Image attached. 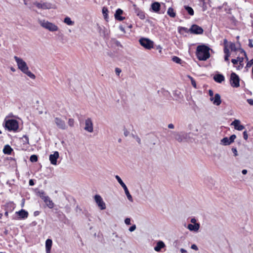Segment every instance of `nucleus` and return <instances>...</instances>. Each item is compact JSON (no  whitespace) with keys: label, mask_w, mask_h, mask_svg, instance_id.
<instances>
[{"label":"nucleus","mask_w":253,"mask_h":253,"mask_svg":"<svg viewBox=\"0 0 253 253\" xmlns=\"http://www.w3.org/2000/svg\"><path fill=\"white\" fill-rule=\"evenodd\" d=\"M210 48L207 45H200L197 47L196 55L199 60L205 61L210 56Z\"/></svg>","instance_id":"obj_1"},{"label":"nucleus","mask_w":253,"mask_h":253,"mask_svg":"<svg viewBox=\"0 0 253 253\" xmlns=\"http://www.w3.org/2000/svg\"><path fill=\"white\" fill-rule=\"evenodd\" d=\"M64 22L68 25H73L74 24V22L72 21L69 17H66L64 18Z\"/></svg>","instance_id":"obj_31"},{"label":"nucleus","mask_w":253,"mask_h":253,"mask_svg":"<svg viewBox=\"0 0 253 253\" xmlns=\"http://www.w3.org/2000/svg\"><path fill=\"white\" fill-rule=\"evenodd\" d=\"M240 79L239 76L235 73L231 74L230 83L231 85L234 87H237L239 86Z\"/></svg>","instance_id":"obj_8"},{"label":"nucleus","mask_w":253,"mask_h":253,"mask_svg":"<svg viewBox=\"0 0 253 253\" xmlns=\"http://www.w3.org/2000/svg\"><path fill=\"white\" fill-rule=\"evenodd\" d=\"M180 252L181 253H187L186 250H185V249H182V248L180 249Z\"/></svg>","instance_id":"obj_64"},{"label":"nucleus","mask_w":253,"mask_h":253,"mask_svg":"<svg viewBox=\"0 0 253 253\" xmlns=\"http://www.w3.org/2000/svg\"><path fill=\"white\" fill-rule=\"evenodd\" d=\"M168 127L170 129H173L174 127V125L172 124H169Z\"/></svg>","instance_id":"obj_59"},{"label":"nucleus","mask_w":253,"mask_h":253,"mask_svg":"<svg viewBox=\"0 0 253 253\" xmlns=\"http://www.w3.org/2000/svg\"><path fill=\"white\" fill-rule=\"evenodd\" d=\"M44 202L45 203L46 206L50 209H52L54 207V203L52 200H50V198L48 196H47L46 198H45V200Z\"/></svg>","instance_id":"obj_26"},{"label":"nucleus","mask_w":253,"mask_h":253,"mask_svg":"<svg viewBox=\"0 0 253 253\" xmlns=\"http://www.w3.org/2000/svg\"><path fill=\"white\" fill-rule=\"evenodd\" d=\"M139 41L141 45L146 49H150L153 47L154 42L149 39L142 38Z\"/></svg>","instance_id":"obj_7"},{"label":"nucleus","mask_w":253,"mask_h":253,"mask_svg":"<svg viewBox=\"0 0 253 253\" xmlns=\"http://www.w3.org/2000/svg\"><path fill=\"white\" fill-rule=\"evenodd\" d=\"M23 73L26 74L28 77H29L31 79H35L36 78L35 75L34 74H33L31 72L29 71V69L28 70H26V71L24 72Z\"/></svg>","instance_id":"obj_32"},{"label":"nucleus","mask_w":253,"mask_h":253,"mask_svg":"<svg viewBox=\"0 0 253 253\" xmlns=\"http://www.w3.org/2000/svg\"><path fill=\"white\" fill-rule=\"evenodd\" d=\"M224 52L225 54H230L229 50L228 48L227 45H225L224 47Z\"/></svg>","instance_id":"obj_40"},{"label":"nucleus","mask_w":253,"mask_h":253,"mask_svg":"<svg viewBox=\"0 0 253 253\" xmlns=\"http://www.w3.org/2000/svg\"><path fill=\"white\" fill-rule=\"evenodd\" d=\"M213 79L216 82L221 83L224 80V77L222 74H217L214 75L213 77Z\"/></svg>","instance_id":"obj_24"},{"label":"nucleus","mask_w":253,"mask_h":253,"mask_svg":"<svg viewBox=\"0 0 253 253\" xmlns=\"http://www.w3.org/2000/svg\"><path fill=\"white\" fill-rule=\"evenodd\" d=\"M29 185H31V186H33V185H34V182L33 180L30 179L29 180Z\"/></svg>","instance_id":"obj_62"},{"label":"nucleus","mask_w":253,"mask_h":253,"mask_svg":"<svg viewBox=\"0 0 253 253\" xmlns=\"http://www.w3.org/2000/svg\"><path fill=\"white\" fill-rule=\"evenodd\" d=\"M23 138L24 139V140H23L24 143L28 144L29 143L28 137L26 135H23Z\"/></svg>","instance_id":"obj_43"},{"label":"nucleus","mask_w":253,"mask_h":253,"mask_svg":"<svg viewBox=\"0 0 253 253\" xmlns=\"http://www.w3.org/2000/svg\"><path fill=\"white\" fill-rule=\"evenodd\" d=\"M165 243L162 241H159L156 244V246L154 247V250L157 252H161L162 249L165 247Z\"/></svg>","instance_id":"obj_22"},{"label":"nucleus","mask_w":253,"mask_h":253,"mask_svg":"<svg viewBox=\"0 0 253 253\" xmlns=\"http://www.w3.org/2000/svg\"><path fill=\"white\" fill-rule=\"evenodd\" d=\"M170 132L169 136L174 138L175 140L179 142L183 141H187L190 138V133H187L184 131L177 132L174 131H169Z\"/></svg>","instance_id":"obj_2"},{"label":"nucleus","mask_w":253,"mask_h":253,"mask_svg":"<svg viewBox=\"0 0 253 253\" xmlns=\"http://www.w3.org/2000/svg\"><path fill=\"white\" fill-rule=\"evenodd\" d=\"M133 6L134 7L135 12L137 15L139 16L141 19H145V16L144 12L137 8L135 4H134Z\"/></svg>","instance_id":"obj_21"},{"label":"nucleus","mask_w":253,"mask_h":253,"mask_svg":"<svg viewBox=\"0 0 253 253\" xmlns=\"http://www.w3.org/2000/svg\"><path fill=\"white\" fill-rule=\"evenodd\" d=\"M94 200L100 210H103L106 209V205L101 197L99 195L94 196Z\"/></svg>","instance_id":"obj_10"},{"label":"nucleus","mask_w":253,"mask_h":253,"mask_svg":"<svg viewBox=\"0 0 253 253\" xmlns=\"http://www.w3.org/2000/svg\"><path fill=\"white\" fill-rule=\"evenodd\" d=\"M52 245V240L50 239H47L45 242V248H46V253H50Z\"/></svg>","instance_id":"obj_23"},{"label":"nucleus","mask_w":253,"mask_h":253,"mask_svg":"<svg viewBox=\"0 0 253 253\" xmlns=\"http://www.w3.org/2000/svg\"><path fill=\"white\" fill-rule=\"evenodd\" d=\"M161 5L158 2H154L151 4V9L152 10L156 13L159 12L160 10Z\"/></svg>","instance_id":"obj_17"},{"label":"nucleus","mask_w":253,"mask_h":253,"mask_svg":"<svg viewBox=\"0 0 253 253\" xmlns=\"http://www.w3.org/2000/svg\"><path fill=\"white\" fill-rule=\"evenodd\" d=\"M168 14L171 17L174 18L175 17L176 14L174 11V9L172 7H169L168 10Z\"/></svg>","instance_id":"obj_29"},{"label":"nucleus","mask_w":253,"mask_h":253,"mask_svg":"<svg viewBox=\"0 0 253 253\" xmlns=\"http://www.w3.org/2000/svg\"><path fill=\"white\" fill-rule=\"evenodd\" d=\"M124 134L126 137L129 134V132L125 127L124 128Z\"/></svg>","instance_id":"obj_48"},{"label":"nucleus","mask_w":253,"mask_h":253,"mask_svg":"<svg viewBox=\"0 0 253 253\" xmlns=\"http://www.w3.org/2000/svg\"><path fill=\"white\" fill-rule=\"evenodd\" d=\"M230 55V54H225V56H224L225 61H229V57Z\"/></svg>","instance_id":"obj_52"},{"label":"nucleus","mask_w":253,"mask_h":253,"mask_svg":"<svg viewBox=\"0 0 253 253\" xmlns=\"http://www.w3.org/2000/svg\"><path fill=\"white\" fill-rule=\"evenodd\" d=\"M229 48L231 51H236L238 50V48L236 47L234 43H230Z\"/></svg>","instance_id":"obj_35"},{"label":"nucleus","mask_w":253,"mask_h":253,"mask_svg":"<svg viewBox=\"0 0 253 253\" xmlns=\"http://www.w3.org/2000/svg\"><path fill=\"white\" fill-rule=\"evenodd\" d=\"M184 8L187 11V12L188 13V14L190 15H194V10H193V8L191 7H190V6H187V5H185L184 6Z\"/></svg>","instance_id":"obj_30"},{"label":"nucleus","mask_w":253,"mask_h":253,"mask_svg":"<svg viewBox=\"0 0 253 253\" xmlns=\"http://www.w3.org/2000/svg\"><path fill=\"white\" fill-rule=\"evenodd\" d=\"M55 123L57 127L61 129H65L67 128V126L65 122L59 118H55L54 120Z\"/></svg>","instance_id":"obj_12"},{"label":"nucleus","mask_w":253,"mask_h":253,"mask_svg":"<svg viewBox=\"0 0 253 253\" xmlns=\"http://www.w3.org/2000/svg\"><path fill=\"white\" fill-rule=\"evenodd\" d=\"M231 125L234 126L235 129L239 131L242 130L245 128V126L240 124V121L238 120H235L232 122Z\"/></svg>","instance_id":"obj_15"},{"label":"nucleus","mask_w":253,"mask_h":253,"mask_svg":"<svg viewBox=\"0 0 253 253\" xmlns=\"http://www.w3.org/2000/svg\"><path fill=\"white\" fill-rule=\"evenodd\" d=\"M189 31L191 34L196 35L202 34L204 32L203 28L196 24L192 25Z\"/></svg>","instance_id":"obj_9"},{"label":"nucleus","mask_w":253,"mask_h":253,"mask_svg":"<svg viewBox=\"0 0 253 253\" xmlns=\"http://www.w3.org/2000/svg\"><path fill=\"white\" fill-rule=\"evenodd\" d=\"M231 62L232 63L234 64V65H236V64H238V60H237V59H232L231 60Z\"/></svg>","instance_id":"obj_57"},{"label":"nucleus","mask_w":253,"mask_h":253,"mask_svg":"<svg viewBox=\"0 0 253 253\" xmlns=\"http://www.w3.org/2000/svg\"><path fill=\"white\" fill-rule=\"evenodd\" d=\"M243 137L246 140L248 139V135L247 134V131L246 130L243 132Z\"/></svg>","instance_id":"obj_49"},{"label":"nucleus","mask_w":253,"mask_h":253,"mask_svg":"<svg viewBox=\"0 0 253 253\" xmlns=\"http://www.w3.org/2000/svg\"><path fill=\"white\" fill-rule=\"evenodd\" d=\"M123 13V11L121 9H118L116 11V13L115 14V19L118 21H122L124 19H125V17L121 16V15Z\"/></svg>","instance_id":"obj_16"},{"label":"nucleus","mask_w":253,"mask_h":253,"mask_svg":"<svg viewBox=\"0 0 253 253\" xmlns=\"http://www.w3.org/2000/svg\"><path fill=\"white\" fill-rule=\"evenodd\" d=\"M135 229H136V225L134 224L129 227V231L130 232H132V231H134Z\"/></svg>","instance_id":"obj_50"},{"label":"nucleus","mask_w":253,"mask_h":253,"mask_svg":"<svg viewBox=\"0 0 253 253\" xmlns=\"http://www.w3.org/2000/svg\"><path fill=\"white\" fill-rule=\"evenodd\" d=\"M125 223L126 225H130L131 224L130 219L129 218H126L125 220Z\"/></svg>","instance_id":"obj_45"},{"label":"nucleus","mask_w":253,"mask_h":253,"mask_svg":"<svg viewBox=\"0 0 253 253\" xmlns=\"http://www.w3.org/2000/svg\"><path fill=\"white\" fill-rule=\"evenodd\" d=\"M39 23L42 27L50 32H55L58 30V27L57 26L52 23L48 22V21L45 20H40Z\"/></svg>","instance_id":"obj_4"},{"label":"nucleus","mask_w":253,"mask_h":253,"mask_svg":"<svg viewBox=\"0 0 253 253\" xmlns=\"http://www.w3.org/2000/svg\"><path fill=\"white\" fill-rule=\"evenodd\" d=\"M197 220L195 218H192L191 219L190 222L193 224H200L199 223L196 222Z\"/></svg>","instance_id":"obj_53"},{"label":"nucleus","mask_w":253,"mask_h":253,"mask_svg":"<svg viewBox=\"0 0 253 253\" xmlns=\"http://www.w3.org/2000/svg\"><path fill=\"white\" fill-rule=\"evenodd\" d=\"M74 124V120L73 119H69L68 121V125L70 126H73Z\"/></svg>","instance_id":"obj_41"},{"label":"nucleus","mask_w":253,"mask_h":253,"mask_svg":"<svg viewBox=\"0 0 253 253\" xmlns=\"http://www.w3.org/2000/svg\"><path fill=\"white\" fill-rule=\"evenodd\" d=\"M248 172V171L247 169H243L242 171V173H243V174H246Z\"/></svg>","instance_id":"obj_63"},{"label":"nucleus","mask_w":253,"mask_h":253,"mask_svg":"<svg viewBox=\"0 0 253 253\" xmlns=\"http://www.w3.org/2000/svg\"><path fill=\"white\" fill-rule=\"evenodd\" d=\"M12 151L13 149L8 144L5 145L3 149V153L4 154L10 155L11 154Z\"/></svg>","instance_id":"obj_25"},{"label":"nucleus","mask_w":253,"mask_h":253,"mask_svg":"<svg viewBox=\"0 0 253 253\" xmlns=\"http://www.w3.org/2000/svg\"><path fill=\"white\" fill-rule=\"evenodd\" d=\"M191 79V84L192 85L195 87L196 88V81L194 80V79L192 77H190Z\"/></svg>","instance_id":"obj_44"},{"label":"nucleus","mask_w":253,"mask_h":253,"mask_svg":"<svg viewBox=\"0 0 253 253\" xmlns=\"http://www.w3.org/2000/svg\"><path fill=\"white\" fill-rule=\"evenodd\" d=\"M172 61H173L174 62H175L176 63H178L179 64H182L181 59L177 56H174L172 57Z\"/></svg>","instance_id":"obj_34"},{"label":"nucleus","mask_w":253,"mask_h":253,"mask_svg":"<svg viewBox=\"0 0 253 253\" xmlns=\"http://www.w3.org/2000/svg\"><path fill=\"white\" fill-rule=\"evenodd\" d=\"M106 12H108L107 9L105 7H103L102 9V12L104 14L105 18H106V15H105Z\"/></svg>","instance_id":"obj_56"},{"label":"nucleus","mask_w":253,"mask_h":253,"mask_svg":"<svg viewBox=\"0 0 253 253\" xmlns=\"http://www.w3.org/2000/svg\"><path fill=\"white\" fill-rule=\"evenodd\" d=\"M16 213L19 216V218L25 219L27 218L28 216V212L23 209L17 211Z\"/></svg>","instance_id":"obj_18"},{"label":"nucleus","mask_w":253,"mask_h":253,"mask_svg":"<svg viewBox=\"0 0 253 253\" xmlns=\"http://www.w3.org/2000/svg\"><path fill=\"white\" fill-rule=\"evenodd\" d=\"M40 212L39 211H35L34 212V216H38L39 215Z\"/></svg>","instance_id":"obj_61"},{"label":"nucleus","mask_w":253,"mask_h":253,"mask_svg":"<svg viewBox=\"0 0 253 253\" xmlns=\"http://www.w3.org/2000/svg\"><path fill=\"white\" fill-rule=\"evenodd\" d=\"M190 29H187V28L183 27H178V32L181 34H183V32L185 33H190Z\"/></svg>","instance_id":"obj_28"},{"label":"nucleus","mask_w":253,"mask_h":253,"mask_svg":"<svg viewBox=\"0 0 253 253\" xmlns=\"http://www.w3.org/2000/svg\"><path fill=\"white\" fill-rule=\"evenodd\" d=\"M34 4L38 8H41L43 9H51L53 8L54 7L53 5L49 3V2H43V3H40V2H35Z\"/></svg>","instance_id":"obj_11"},{"label":"nucleus","mask_w":253,"mask_h":253,"mask_svg":"<svg viewBox=\"0 0 253 253\" xmlns=\"http://www.w3.org/2000/svg\"><path fill=\"white\" fill-rule=\"evenodd\" d=\"M38 195L40 197L41 199H42L43 200V201L45 200V198H46L47 196L45 195V193L43 190L39 191Z\"/></svg>","instance_id":"obj_33"},{"label":"nucleus","mask_w":253,"mask_h":253,"mask_svg":"<svg viewBox=\"0 0 253 253\" xmlns=\"http://www.w3.org/2000/svg\"><path fill=\"white\" fill-rule=\"evenodd\" d=\"M237 60H238V62H239V64L240 65L242 66L243 65V61H244V58L243 57H237Z\"/></svg>","instance_id":"obj_38"},{"label":"nucleus","mask_w":253,"mask_h":253,"mask_svg":"<svg viewBox=\"0 0 253 253\" xmlns=\"http://www.w3.org/2000/svg\"><path fill=\"white\" fill-rule=\"evenodd\" d=\"M4 126L9 131H16L19 128V124L17 120L9 119L5 121Z\"/></svg>","instance_id":"obj_3"},{"label":"nucleus","mask_w":253,"mask_h":253,"mask_svg":"<svg viewBox=\"0 0 253 253\" xmlns=\"http://www.w3.org/2000/svg\"><path fill=\"white\" fill-rule=\"evenodd\" d=\"M191 248L192 249L194 250L195 251L198 250V248L195 244L192 245Z\"/></svg>","instance_id":"obj_51"},{"label":"nucleus","mask_w":253,"mask_h":253,"mask_svg":"<svg viewBox=\"0 0 253 253\" xmlns=\"http://www.w3.org/2000/svg\"><path fill=\"white\" fill-rule=\"evenodd\" d=\"M114 43L117 46L123 47V46L121 44V43L118 41H117V40H114Z\"/></svg>","instance_id":"obj_46"},{"label":"nucleus","mask_w":253,"mask_h":253,"mask_svg":"<svg viewBox=\"0 0 253 253\" xmlns=\"http://www.w3.org/2000/svg\"><path fill=\"white\" fill-rule=\"evenodd\" d=\"M236 138V135L235 134H232L230 136L229 139L231 144L234 141V140Z\"/></svg>","instance_id":"obj_37"},{"label":"nucleus","mask_w":253,"mask_h":253,"mask_svg":"<svg viewBox=\"0 0 253 253\" xmlns=\"http://www.w3.org/2000/svg\"><path fill=\"white\" fill-rule=\"evenodd\" d=\"M84 129L89 132L93 131V124L90 118H88L85 120Z\"/></svg>","instance_id":"obj_13"},{"label":"nucleus","mask_w":253,"mask_h":253,"mask_svg":"<svg viewBox=\"0 0 253 253\" xmlns=\"http://www.w3.org/2000/svg\"><path fill=\"white\" fill-rule=\"evenodd\" d=\"M30 160L32 162H36L38 161V156L36 155H32L30 158Z\"/></svg>","instance_id":"obj_36"},{"label":"nucleus","mask_w":253,"mask_h":253,"mask_svg":"<svg viewBox=\"0 0 253 253\" xmlns=\"http://www.w3.org/2000/svg\"><path fill=\"white\" fill-rule=\"evenodd\" d=\"M210 100L211 101H212L213 104L215 105H219L221 102V100L220 99V96H214L213 97V96H210Z\"/></svg>","instance_id":"obj_19"},{"label":"nucleus","mask_w":253,"mask_h":253,"mask_svg":"<svg viewBox=\"0 0 253 253\" xmlns=\"http://www.w3.org/2000/svg\"><path fill=\"white\" fill-rule=\"evenodd\" d=\"M252 42H253V41H252V39H249V46L251 48L253 47V44Z\"/></svg>","instance_id":"obj_55"},{"label":"nucleus","mask_w":253,"mask_h":253,"mask_svg":"<svg viewBox=\"0 0 253 253\" xmlns=\"http://www.w3.org/2000/svg\"><path fill=\"white\" fill-rule=\"evenodd\" d=\"M247 102L251 105H253V99H247Z\"/></svg>","instance_id":"obj_58"},{"label":"nucleus","mask_w":253,"mask_h":253,"mask_svg":"<svg viewBox=\"0 0 253 253\" xmlns=\"http://www.w3.org/2000/svg\"><path fill=\"white\" fill-rule=\"evenodd\" d=\"M253 58L252 59H251L250 61H248L247 65H246V68H250L251 67L252 65L253 64Z\"/></svg>","instance_id":"obj_39"},{"label":"nucleus","mask_w":253,"mask_h":253,"mask_svg":"<svg viewBox=\"0 0 253 253\" xmlns=\"http://www.w3.org/2000/svg\"><path fill=\"white\" fill-rule=\"evenodd\" d=\"M115 178L117 180V181L119 183V184L123 188V189L125 191V194H126L128 200L130 202H132L133 201L132 197L131 195H130V194L129 193V191H128L126 186L124 183V182L123 181L122 179L120 178V177L119 176H118L117 175L115 176Z\"/></svg>","instance_id":"obj_5"},{"label":"nucleus","mask_w":253,"mask_h":253,"mask_svg":"<svg viewBox=\"0 0 253 253\" xmlns=\"http://www.w3.org/2000/svg\"><path fill=\"white\" fill-rule=\"evenodd\" d=\"M220 143L225 146L229 145L231 144L229 141V138L227 137H224L223 138H222L221 140Z\"/></svg>","instance_id":"obj_27"},{"label":"nucleus","mask_w":253,"mask_h":253,"mask_svg":"<svg viewBox=\"0 0 253 253\" xmlns=\"http://www.w3.org/2000/svg\"><path fill=\"white\" fill-rule=\"evenodd\" d=\"M241 52V53H243L244 55L245 56V58H246L247 60H248V58L247 57V55L246 54V52L245 51V50L242 48H239L238 49Z\"/></svg>","instance_id":"obj_42"},{"label":"nucleus","mask_w":253,"mask_h":253,"mask_svg":"<svg viewBox=\"0 0 253 253\" xmlns=\"http://www.w3.org/2000/svg\"><path fill=\"white\" fill-rule=\"evenodd\" d=\"M232 152L234 153V156H238V152H237V149L236 148H232Z\"/></svg>","instance_id":"obj_47"},{"label":"nucleus","mask_w":253,"mask_h":253,"mask_svg":"<svg viewBox=\"0 0 253 253\" xmlns=\"http://www.w3.org/2000/svg\"><path fill=\"white\" fill-rule=\"evenodd\" d=\"M14 59L17 64L18 68L23 73L29 69L26 63L21 58L15 56Z\"/></svg>","instance_id":"obj_6"},{"label":"nucleus","mask_w":253,"mask_h":253,"mask_svg":"<svg viewBox=\"0 0 253 253\" xmlns=\"http://www.w3.org/2000/svg\"><path fill=\"white\" fill-rule=\"evenodd\" d=\"M115 72L117 75H119L120 73L121 72V70L119 68H116L115 69Z\"/></svg>","instance_id":"obj_54"},{"label":"nucleus","mask_w":253,"mask_h":253,"mask_svg":"<svg viewBox=\"0 0 253 253\" xmlns=\"http://www.w3.org/2000/svg\"><path fill=\"white\" fill-rule=\"evenodd\" d=\"M200 227V224H189L187 226V228L191 231L197 232Z\"/></svg>","instance_id":"obj_20"},{"label":"nucleus","mask_w":253,"mask_h":253,"mask_svg":"<svg viewBox=\"0 0 253 253\" xmlns=\"http://www.w3.org/2000/svg\"><path fill=\"white\" fill-rule=\"evenodd\" d=\"M136 140L139 144L141 143V139L138 136H136Z\"/></svg>","instance_id":"obj_60"},{"label":"nucleus","mask_w":253,"mask_h":253,"mask_svg":"<svg viewBox=\"0 0 253 253\" xmlns=\"http://www.w3.org/2000/svg\"><path fill=\"white\" fill-rule=\"evenodd\" d=\"M59 155L57 151L54 152L53 154L49 156V160L51 164L56 165L57 164V160L59 158Z\"/></svg>","instance_id":"obj_14"}]
</instances>
